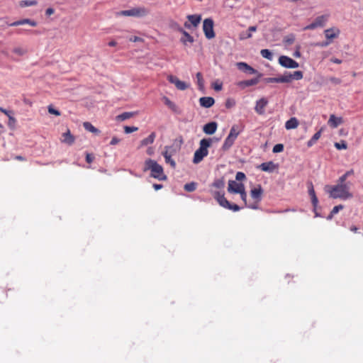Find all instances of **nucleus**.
<instances>
[{"mask_svg": "<svg viewBox=\"0 0 363 363\" xmlns=\"http://www.w3.org/2000/svg\"><path fill=\"white\" fill-rule=\"evenodd\" d=\"M235 179L238 181H242L245 179V174L243 172H238L236 174Z\"/></svg>", "mask_w": 363, "mask_h": 363, "instance_id": "nucleus-54", "label": "nucleus"}, {"mask_svg": "<svg viewBox=\"0 0 363 363\" xmlns=\"http://www.w3.org/2000/svg\"><path fill=\"white\" fill-rule=\"evenodd\" d=\"M214 23L211 18H206L203 22V30L207 39H212L215 37L213 30Z\"/></svg>", "mask_w": 363, "mask_h": 363, "instance_id": "nucleus-6", "label": "nucleus"}, {"mask_svg": "<svg viewBox=\"0 0 363 363\" xmlns=\"http://www.w3.org/2000/svg\"><path fill=\"white\" fill-rule=\"evenodd\" d=\"M26 23L29 24L30 26H33V27L36 26V25H37V23L34 21H32L30 19H23V20L15 21V22L11 23L10 26H17L23 25Z\"/></svg>", "mask_w": 363, "mask_h": 363, "instance_id": "nucleus-27", "label": "nucleus"}, {"mask_svg": "<svg viewBox=\"0 0 363 363\" xmlns=\"http://www.w3.org/2000/svg\"><path fill=\"white\" fill-rule=\"evenodd\" d=\"M340 33V29L336 27L330 28L324 30L326 40H330L331 43L339 36Z\"/></svg>", "mask_w": 363, "mask_h": 363, "instance_id": "nucleus-13", "label": "nucleus"}, {"mask_svg": "<svg viewBox=\"0 0 363 363\" xmlns=\"http://www.w3.org/2000/svg\"><path fill=\"white\" fill-rule=\"evenodd\" d=\"M243 189H245V186L242 183H238L233 180L229 181L228 186V191L229 193L239 194Z\"/></svg>", "mask_w": 363, "mask_h": 363, "instance_id": "nucleus-10", "label": "nucleus"}, {"mask_svg": "<svg viewBox=\"0 0 363 363\" xmlns=\"http://www.w3.org/2000/svg\"><path fill=\"white\" fill-rule=\"evenodd\" d=\"M235 140L236 138L228 135L223 143L222 149L223 150H228L233 145Z\"/></svg>", "mask_w": 363, "mask_h": 363, "instance_id": "nucleus-26", "label": "nucleus"}, {"mask_svg": "<svg viewBox=\"0 0 363 363\" xmlns=\"http://www.w3.org/2000/svg\"><path fill=\"white\" fill-rule=\"evenodd\" d=\"M235 105V101L234 99H228L225 102V106L228 108H232Z\"/></svg>", "mask_w": 363, "mask_h": 363, "instance_id": "nucleus-50", "label": "nucleus"}, {"mask_svg": "<svg viewBox=\"0 0 363 363\" xmlns=\"http://www.w3.org/2000/svg\"><path fill=\"white\" fill-rule=\"evenodd\" d=\"M291 80H300L303 78V74L301 71H295L293 73H290Z\"/></svg>", "mask_w": 363, "mask_h": 363, "instance_id": "nucleus-38", "label": "nucleus"}, {"mask_svg": "<svg viewBox=\"0 0 363 363\" xmlns=\"http://www.w3.org/2000/svg\"><path fill=\"white\" fill-rule=\"evenodd\" d=\"M136 114L135 112H124L116 117V120L118 121H125Z\"/></svg>", "mask_w": 363, "mask_h": 363, "instance_id": "nucleus-29", "label": "nucleus"}, {"mask_svg": "<svg viewBox=\"0 0 363 363\" xmlns=\"http://www.w3.org/2000/svg\"><path fill=\"white\" fill-rule=\"evenodd\" d=\"M284 150V145L282 144H277L273 147V152L278 153Z\"/></svg>", "mask_w": 363, "mask_h": 363, "instance_id": "nucleus-45", "label": "nucleus"}, {"mask_svg": "<svg viewBox=\"0 0 363 363\" xmlns=\"http://www.w3.org/2000/svg\"><path fill=\"white\" fill-rule=\"evenodd\" d=\"M262 193V189L259 185L250 191L251 197L257 201H259L261 200Z\"/></svg>", "mask_w": 363, "mask_h": 363, "instance_id": "nucleus-20", "label": "nucleus"}, {"mask_svg": "<svg viewBox=\"0 0 363 363\" xmlns=\"http://www.w3.org/2000/svg\"><path fill=\"white\" fill-rule=\"evenodd\" d=\"M298 121L294 117L291 118L285 123V128L287 130L296 128L298 127Z\"/></svg>", "mask_w": 363, "mask_h": 363, "instance_id": "nucleus-25", "label": "nucleus"}, {"mask_svg": "<svg viewBox=\"0 0 363 363\" xmlns=\"http://www.w3.org/2000/svg\"><path fill=\"white\" fill-rule=\"evenodd\" d=\"M328 80L334 84H340L341 83V79L335 77H330Z\"/></svg>", "mask_w": 363, "mask_h": 363, "instance_id": "nucleus-51", "label": "nucleus"}, {"mask_svg": "<svg viewBox=\"0 0 363 363\" xmlns=\"http://www.w3.org/2000/svg\"><path fill=\"white\" fill-rule=\"evenodd\" d=\"M48 109V112L50 114H53V115H55L57 116L60 115V112L59 111L55 109L52 106H49Z\"/></svg>", "mask_w": 363, "mask_h": 363, "instance_id": "nucleus-49", "label": "nucleus"}, {"mask_svg": "<svg viewBox=\"0 0 363 363\" xmlns=\"http://www.w3.org/2000/svg\"><path fill=\"white\" fill-rule=\"evenodd\" d=\"M268 104V101L265 98H262L259 100L257 101L256 105L255 107V111L259 114L262 115L264 113V108Z\"/></svg>", "mask_w": 363, "mask_h": 363, "instance_id": "nucleus-15", "label": "nucleus"}, {"mask_svg": "<svg viewBox=\"0 0 363 363\" xmlns=\"http://www.w3.org/2000/svg\"><path fill=\"white\" fill-rule=\"evenodd\" d=\"M150 13V10L144 6L134 7L129 10H124L120 14L125 16L145 17Z\"/></svg>", "mask_w": 363, "mask_h": 363, "instance_id": "nucleus-4", "label": "nucleus"}, {"mask_svg": "<svg viewBox=\"0 0 363 363\" xmlns=\"http://www.w3.org/2000/svg\"><path fill=\"white\" fill-rule=\"evenodd\" d=\"M163 101L164 104L173 111L177 112V105L173 103L172 101L169 100V98L164 96L163 97Z\"/></svg>", "mask_w": 363, "mask_h": 363, "instance_id": "nucleus-32", "label": "nucleus"}, {"mask_svg": "<svg viewBox=\"0 0 363 363\" xmlns=\"http://www.w3.org/2000/svg\"><path fill=\"white\" fill-rule=\"evenodd\" d=\"M84 128L87 131H89L91 133H95V134H99L100 130L92 125V124L89 122H84L83 124Z\"/></svg>", "mask_w": 363, "mask_h": 363, "instance_id": "nucleus-31", "label": "nucleus"}, {"mask_svg": "<svg viewBox=\"0 0 363 363\" xmlns=\"http://www.w3.org/2000/svg\"><path fill=\"white\" fill-rule=\"evenodd\" d=\"M301 46L300 45H296V50L294 53V57L298 58L301 57V52H300Z\"/></svg>", "mask_w": 363, "mask_h": 363, "instance_id": "nucleus-56", "label": "nucleus"}, {"mask_svg": "<svg viewBox=\"0 0 363 363\" xmlns=\"http://www.w3.org/2000/svg\"><path fill=\"white\" fill-rule=\"evenodd\" d=\"M156 135L155 133H152L147 138H144L140 141V147H143L150 144L153 143L155 139Z\"/></svg>", "mask_w": 363, "mask_h": 363, "instance_id": "nucleus-28", "label": "nucleus"}, {"mask_svg": "<svg viewBox=\"0 0 363 363\" xmlns=\"http://www.w3.org/2000/svg\"><path fill=\"white\" fill-rule=\"evenodd\" d=\"M283 41L286 45H290L294 43L295 35L294 34H289L284 37Z\"/></svg>", "mask_w": 363, "mask_h": 363, "instance_id": "nucleus-40", "label": "nucleus"}, {"mask_svg": "<svg viewBox=\"0 0 363 363\" xmlns=\"http://www.w3.org/2000/svg\"><path fill=\"white\" fill-rule=\"evenodd\" d=\"M342 208H343L342 205H338V206H335V207H333V210L330 212V215L329 216V218H331L334 214L337 213L339 212V211L342 210Z\"/></svg>", "mask_w": 363, "mask_h": 363, "instance_id": "nucleus-44", "label": "nucleus"}, {"mask_svg": "<svg viewBox=\"0 0 363 363\" xmlns=\"http://www.w3.org/2000/svg\"><path fill=\"white\" fill-rule=\"evenodd\" d=\"M150 170L151 172V177L157 179L158 180H165L166 175L164 174L162 167L156 161L148 159L145 162L144 171Z\"/></svg>", "mask_w": 363, "mask_h": 363, "instance_id": "nucleus-2", "label": "nucleus"}, {"mask_svg": "<svg viewBox=\"0 0 363 363\" xmlns=\"http://www.w3.org/2000/svg\"><path fill=\"white\" fill-rule=\"evenodd\" d=\"M260 54L262 57L267 59L268 60L272 61L273 60V54L268 49H262L260 51Z\"/></svg>", "mask_w": 363, "mask_h": 363, "instance_id": "nucleus-33", "label": "nucleus"}, {"mask_svg": "<svg viewBox=\"0 0 363 363\" xmlns=\"http://www.w3.org/2000/svg\"><path fill=\"white\" fill-rule=\"evenodd\" d=\"M279 63L281 67L287 69H296L299 66L297 62L286 55H281L279 57Z\"/></svg>", "mask_w": 363, "mask_h": 363, "instance_id": "nucleus-7", "label": "nucleus"}, {"mask_svg": "<svg viewBox=\"0 0 363 363\" xmlns=\"http://www.w3.org/2000/svg\"><path fill=\"white\" fill-rule=\"evenodd\" d=\"M266 83H279L278 77H269L264 79Z\"/></svg>", "mask_w": 363, "mask_h": 363, "instance_id": "nucleus-53", "label": "nucleus"}, {"mask_svg": "<svg viewBox=\"0 0 363 363\" xmlns=\"http://www.w3.org/2000/svg\"><path fill=\"white\" fill-rule=\"evenodd\" d=\"M138 128L135 126H125L124 127V132L127 134L131 133L133 132H135L138 130Z\"/></svg>", "mask_w": 363, "mask_h": 363, "instance_id": "nucleus-46", "label": "nucleus"}, {"mask_svg": "<svg viewBox=\"0 0 363 363\" xmlns=\"http://www.w3.org/2000/svg\"><path fill=\"white\" fill-rule=\"evenodd\" d=\"M0 111H1L2 113H4L5 115H6L8 117L9 116H11V112L9 111H7L6 109H4V108H1L0 107Z\"/></svg>", "mask_w": 363, "mask_h": 363, "instance_id": "nucleus-63", "label": "nucleus"}, {"mask_svg": "<svg viewBox=\"0 0 363 363\" xmlns=\"http://www.w3.org/2000/svg\"><path fill=\"white\" fill-rule=\"evenodd\" d=\"M308 194L311 198V202L313 206L315 207L318 205V200L315 195L312 183H310V184L308 185Z\"/></svg>", "mask_w": 363, "mask_h": 363, "instance_id": "nucleus-24", "label": "nucleus"}, {"mask_svg": "<svg viewBox=\"0 0 363 363\" xmlns=\"http://www.w3.org/2000/svg\"><path fill=\"white\" fill-rule=\"evenodd\" d=\"M188 21L184 23V27L190 29L191 26L197 27L201 21L200 15H189L187 16Z\"/></svg>", "mask_w": 363, "mask_h": 363, "instance_id": "nucleus-9", "label": "nucleus"}, {"mask_svg": "<svg viewBox=\"0 0 363 363\" xmlns=\"http://www.w3.org/2000/svg\"><path fill=\"white\" fill-rule=\"evenodd\" d=\"M61 142L69 145H72L74 142V137L71 134L70 130L68 129L66 133L62 135Z\"/></svg>", "mask_w": 363, "mask_h": 363, "instance_id": "nucleus-21", "label": "nucleus"}, {"mask_svg": "<svg viewBox=\"0 0 363 363\" xmlns=\"http://www.w3.org/2000/svg\"><path fill=\"white\" fill-rule=\"evenodd\" d=\"M257 30V26H250L246 31H242L239 35V39L241 40L251 38L252 33Z\"/></svg>", "mask_w": 363, "mask_h": 363, "instance_id": "nucleus-18", "label": "nucleus"}, {"mask_svg": "<svg viewBox=\"0 0 363 363\" xmlns=\"http://www.w3.org/2000/svg\"><path fill=\"white\" fill-rule=\"evenodd\" d=\"M217 123L210 122L203 127V131L207 135H213L217 130Z\"/></svg>", "mask_w": 363, "mask_h": 363, "instance_id": "nucleus-16", "label": "nucleus"}, {"mask_svg": "<svg viewBox=\"0 0 363 363\" xmlns=\"http://www.w3.org/2000/svg\"><path fill=\"white\" fill-rule=\"evenodd\" d=\"M196 79H197V84H198L199 89L200 90H203L204 83H203V77H202V74L201 72H198L196 74Z\"/></svg>", "mask_w": 363, "mask_h": 363, "instance_id": "nucleus-39", "label": "nucleus"}, {"mask_svg": "<svg viewBox=\"0 0 363 363\" xmlns=\"http://www.w3.org/2000/svg\"><path fill=\"white\" fill-rule=\"evenodd\" d=\"M262 76L261 73H258L257 77L249 80H243L238 82L237 85L241 88L245 89L247 86H251L257 84L259 82V79Z\"/></svg>", "mask_w": 363, "mask_h": 363, "instance_id": "nucleus-11", "label": "nucleus"}, {"mask_svg": "<svg viewBox=\"0 0 363 363\" xmlns=\"http://www.w3.org/2000/svg\"><path fill=\"white\" fill-rule=\"evenodd\" d=\"M350 184H340L330 186L326 185L325 191L329 194L330 197L333 199H341L346 200L353 197L352 194L350 191Z\"/></svg>", "mask_w": 363, "mask_h": 363, "instance_id": "nucleus-1", "label": "nucleus"}, {"mask_svg": "<svg viewBox=\"0 0 363 363\" xmlns=\"http://www.w3.org/2000/svg\"><path fill=\"white\" fill-rule=\"evenodd\" d=\"M330 62H332L333 63H335V64H341L342 63V60H341L335 58V57H332L330 59Z\"/></svg>", "mask_w": 363, "mask_h": 363, "instance_id": "nucleus-64", "label": "nucleus"}, {"mask_svg": "<svg viewBox=\"0 0 363 363\" xmlns=\"http://www.w3.org/2000/svg\"><path fill=\"white\" fill-rule=\"evenodd\" d=\"M259 168L264 172H272L275 169V164L272 162H264L259 166Z\"/></svg>", "mask_w": 363, "mask_h": 363, "instance_id": "nucleus-23", "label": "nucleus"}, {"mask_svg": "<svg viewBox=\"0 0 363 363\" xmlns=\"http://www.w3.org/2000/svg\"><path fill=\"white\" fill-rule=\"evenodd\" d=\"M240 130L238 125H234L231 127L228 135H231L232 137H233L235 138H237L238 135L240 134Z\"/></svg>", "mask_w": 363, "mask_h": 363, "instance_id": "nucleus-35", "label": "nucleus"}, {"mask_svg": "<svg viewBox=\"0 0 363 363\" xmlns=\"http://www.w3.org/2000/svg\"><path fill=\"white\" fill-rule=\"evenodd\" d=\"M342 123V118L340 117H336L335 115H330V118L328 121V125L332 128H337L339 125Z\"/></svg>", "mask_w": 363, "mask_h": 363, "instance_id": "nucleus-22", "label": "nucleus"}, {"mask_svg": "<svg viewBox=\"0 0 363 363\" xmlns=\"http://www.w3.org/2000/svg\"><path fill=\"white\" fill-rule=\"evenodd\" d=\"M331 43L330 40H326L325 41L317 43L318 46L324 48L328 46Z\"/></svg>", "mask_w": 363, "mask_h": 363, "instance_id": "nucleus-57", "label": "nucleus"}, {"mask_svg": "<svg viewBox=\"0 0 363 363\" xmlns=\"http://www.w3.org/2000/svg\"><path fill=\"white\" fill-rule=\"evenodd\" d=\"M119 142H120V139H118V138H116V137H113V138H112V140H111L110 144H111V145H115L118 144Z\"/></svg>", "mask_w": 363, "mask_h": 363, "instance_id": "nucleus-61", "label": "nucleus"}, {"mask_svg": "<svg viewBox=\"0 0 363 363\" xmlns=\"http://www.w3.org/2000/svg\"><path fill=\"white\" fill-rule=\"evenodd\" d=\"M215 103V100L211 96H204L199 99V104L201 106L204 108H210Z\"/></svg>", "mask_w": 363, "mask_h": 363, "instance_id": "nucleus-19", "label": "nucleus"}, {"mask_svg": "<svg viewBox=\"0 0 363 363\" xmlns=\"http://www.w3.org/2000/svg\"><path fill=\"white\" fill-rule=\"evenodd\" d=\"M347 179V177L344 174L342 176H341L339 178V179L337 181V184H350L351 185L350 182H346V179Z\"/></svg>", "mask_w": 363, "mask_h": 363, "instance_id": "nucleus-47", "label": "nucleus"}, {"mask_svg": "<svg viewBox=\"0 0 363 363\" xmlns=\"http://www.w3.org/2000/svg\"><path fill=\"white\" fill-rule=\"evenodd\" d=\"M164 149H165V150L162 152V155L164 156V158L166 157V156H172V155L174 150L172 147L166 146L164 147Z\"/></svg>", "mask_w": 363, "mask_h": 363, "instance_id": "nucleus-43", "label": "nucleus"}, {"mask_svg": "<svg viewBox=\"0 0 363 363\" xmlns=\"http://www.w3.org/2000/svg\"><path fill=\"white\" fill-rule=\"evenodd\" d=\"M328 18L329 15L327 14L319 16L315 18L311 23L306 26L303 30H314L317 28H323L325 26L327 21H328Z\"/></svg>", "mask_w": 363, "mask_h": 363, "instance_id": "nucleus-5", "label": "nucleus"}, {"mask_svg": "<svg viewBox=\"0 0 363 363\" xmlns=\"http://www.w3.org/2000/svg\"><path fill=\"white\" fill-rule=\"evenodd\" d=\"M166 163L169 164L173 168L175 167L176 163L174 160L172 159V156H166L164 158Z\"/></svg>", "mask_w": 363, "mask_h": 363, "instance_id": "nucleus-48", "label": "nucleus"}, {"mask_svg": "<svg viewBox=\"0 0 363 363\" xmlns=\"http://www.w3.org/2000/svg\"><path fill=\"white\" fill-rule=\"evenodd\" d=\"M212 187H214L218 191H223L225 187V181L223 178L216 179L211 184Z\"/></svg>", "mask_w": 363, "mask_h": 363, "instance_id": "nucleus-30", "label": "nucleus"}, {"mask_svg": "<svg viewBox=\"0 0 363 363\" xmlns=\"http://www.w3.org/2000/svg\"><path fill=\"white\" fill-rule=\"evenodd\" d=\"M227 209L231 210L233 211H238L240 209V207L238 206L237 204H231L230 203L229 206L227 208Z\"/></svg>", "mask_w": 363, "mask_h": 363, "instance_id": "nucleus-52", "label": "nucleus"}, {"mask_svg": "<svg viewBox=\"0 0 363 363\" xmlns=\"http://www.w3.org/2000/svg\"><path fill=\"white\" fill-rule=\"evenodd\" d=\"M179 30L182 34V37L181 38L180 41L184 45H187L188 43H193L194 42V38L189 33H187L186 30H184L182 28H180Z\"/></svg>", "mask_w": 363, "mask_h": 363, "instance_id": "nucleus-17", "label": "nucleus"}, {"mask_svg": "<svg viewBox=\"0 0 363 363\" xmlns=\"http://www.w3.org/2000/svg\"><path fill=\"white\" fill-rule=\"evenodd\" d=\"M240 194V197H241V199L243 201V202L245 203V204L246 205L247 204V193L245 191V189H243L240 193H239Z\"/></svg>", "mask_w": 363, "mask_h": 363, "instance_id": "nucleus-55", "label": "nucleus"}, {"mask_svg": "<svg viewBox=\"0 0 363 363\" xmlns=\"http://www.w3.org/2000/svg\"><path fill=\"white\" fill-rule=\"evenodd\" d=\"M236 67L240 71H242L243 72L248 73L250 74H258V72L253 67L247 65L246 62H240L236 63Z\"/></svg>", "mask_w": 363, "mask_h": 363, "instance_id": "nucleus-14", "label": "nucleus"}, {"mask_svg": "<svg viewBox=\"0 0 363 363\" xmlns=\"http://www.w3.org/2000/svg\"><path fill=\"white\" fill-rule=\"evenodd\" d=\"M37 4V1L35 0H23L19 2V5L21 7H27L35 6Z\"/></svg>", "mask_w": 363, "mask_h": 363, "instance_id": "nucleus-37", "label": "nucleus"}, {"mask_svg": "<svg viewBox=\"0 0 363 363\" xmlns=\"http://www.w3.org/2000/svg\"><path fill=\"white\" fill-rule=\"evenodd\" d=\"M54 12H55V10L52 8H48L45 11V14L47 16H50V15L53 14Z\"/></svg>", "mask_w": 363, "mask_h": 363, "instance_id": "nucleus-62", "label": "nucleus"}, {"mask_svg": "<svg viewBox=\"0 0 363 363\" xmlns=\"http://www.w3.org/2000/svg\"><path fill=\"white\" fill-rule=\"evenodd\" d=\"M168 80L170 83L174 84L179 90L184 91L189 86L188 84L179 80L177 77L173 75L168 76Z\"/></svg>", "mask_w": 363, "mask_h": 363, "instance_id": "nucleus-12", "label": "nucleus"}, {"mask_svg": "<svg viewBox=\"0 0 363 363\" xmlns=\"http://www.w3.org/2000/svg\"><path fill=\"white\" fill-rule=\"evenodd\" d=\"M93 160H94V157L91 154L87 153L86 155V161L88 163H91L93 162Z\"/></svg>", "mask_w": 363, "mask_h": 363, "instance_id": "nucleus-60", "label": "nucleus"}, {"mask_svg": "<svg viewBox=\"0 0 363 363\" xmlns=\"http://www.w3.org/2000/svg\"><path fill=\"white\" fill-rule=\"evenodd\" d=\"M129 40L132 41V42H142L143 39L138 36H133V37H130L129 38Z\"/></svg>", "mask_w": 363, "mask_h": 363, "instance_id": "nucleus-59", "label": "nucleus"}, {"mask_svg": "<svg viewBox=\"0 0 363 363\" xmlns=\"http://www.w3.org/2000/svg\"><path fill=\"white\" fill-rule=\"evenodd\" d=\"M320 135H321V131L320 130L316 132L313 135L312 138L307 143V145L308 147H311L312 145H313L315 143V142L320 138Z\"/></svg>", "mask_w": 363, "mask_h": 363, "instance_id": "nucleus-36", "label": "nucleus"}, {"mask_svg": "<svg viewBox=\"0 0 363 363\" xmlns=\"http://www.w3.org/2000/svg\"><path fill=\"white\" fill-rule=\"evenodd\" d=\"M13 52L19 55H23L24 54V50L21 48H16L13 50Z\"/></svg>", "mask_w": 363, "mask_h": 363, "instance_id": "nucleus-58", "label": "nucleus"}, {"mask_svg": "<svg viewBox=\"0 0 363 363\" xmlns=\"http://www.w3.org/2000/svg\"><path fill=\"white\" fill-rule=\"evenodd\" d=\"M279 83H289L291 82L290 72H286L283 75L278 77Z\"/></svg>", "mask_w": 363, "mask_h": 363, "instance_id": "nucleus-34", "label": "nucleus"}, {"mask_svg": "<svg viewBox=\"0 0 363 363\" xmlns=\"http://www.w3.org/2000/svg\"><path fill=\"white\" fill-rule=\"evenodd\" d=\"M196 185L194 182H191V183L186 184L184 185V188L186 191L192 192L196 189Z\"/></svg>", "mask_w": 363, "mask_h": 363, "instance_id": "nucleus-41", "label": "nucleus"}, {"mask_svg": "<svg viewBox=\"0 0 363 363\" xmlns=\"http://www.w3.org/2000/svg\"><path fill=\"white\" fill-rule=\"evenodd\" d=\"M211 139L203 138L200 140L199 147L197 149L194 155L193 162L198 164L203 160L208 154V148L211 145Z\"/></svg>", "mask_w": 363, "mask_h": 363, "instance_id": "nucleus-3", "label": "nucleus"}, {"mask_svg": "<svg viewBox=\"0 0 363 363\" xmlns=\"http://www.w3.org/2000/svg\"><path fill=\"white\" fill-rule=\"evenodd\" d=\"M211 194L213 198L217 201L219 205L225 208H227L230 202L225 198V194L223 191H213L211 190Z\"/></svg>", "mask_w": 363, "mask_h": 363, "instance_id": "nucleus-8", "label": "nucleus"}, {"mask_svg": "<svg viewBox=\"0 0 363 363\" xmlns=\"http://www.w3.org/2000/svg\"><path fill=\"white\" fill-rule=\"evenodd\" d=\"M335 147L337 150H345L347 147V143L344 140H341L340 143H335Z\"/></svg>", "mask_w": 363, "mask_h": 363, "instance_id": "nucleus-42", "label": "nucleus"}]
</instances>
